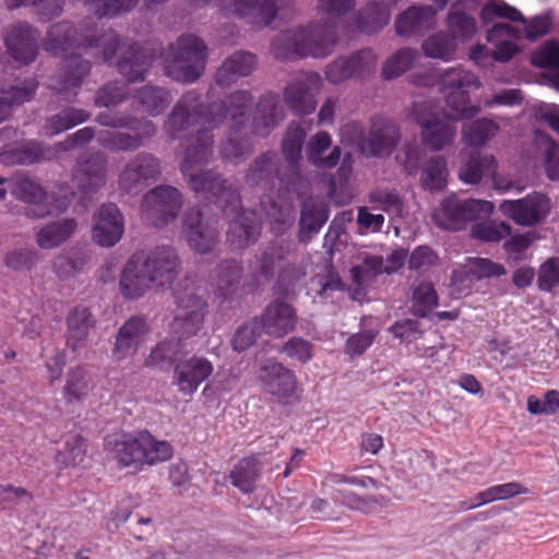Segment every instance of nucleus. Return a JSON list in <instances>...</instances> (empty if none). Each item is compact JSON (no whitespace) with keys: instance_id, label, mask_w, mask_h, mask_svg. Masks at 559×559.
I'll use <instances>...</instances> for the list:
<instances>
[{"instance_id":"nucleus-1","label":"nucleus","mask_w":559,"mask_h":559,"mask_svg":"<svg viewBox=\"0 0 559 559\" xmlns=\"http://www.w3.org/2000/svg\"><path fill=\"white\" fill-rule=\"evenodd\" d=\"M252 100L249 92L237 91L222 102L203 107L200 95L189 91L176 103L164 124L165 132L171 139L190 135L180 164L190 188L218 203H225L231 211H237L239 206L238 192L221 175L204 169L213 155V136L210 131L227 122L236 133L245 123Z\"/></svg>"},{"instance_id":"nucleus-2","label":"nucleus","mask_w":559,"mask_h":559,"mask_svg":"<svg viewBox=\"0 0 559 559\" xmlns=\"http://www.w3.org/2000/svg\"><path fill=\"white\" fill-rule=\"evenodd\" d=\"M441 93L452 112H445L430 100L414 104V117L420 128L423 144L433 152L451 146L456 139L457 121L479 111L469 105V91L480 86L478 78L462 67L447 69L441 78Z\"/></svg>"},{"instance_id":"nucleus-3","label":"nucleus","mask_w":559,"mask_h":559,"mask_svg":"<svg viewBox=\"0 0 559 559\" xmlns=\"http://www.w3.org/2000/svg\"><path fill=\"white\" fill-rule=\"evenodd\" d=\"M356 4V0H318L316 13L319 19L276 34L271 43V53L280 60L326 58L338 44L340 22L354 11Z\"/></svg>"},{"instance_id":"nucleus-4","label":"nucleus","mask_w":559,"mask_h":559,"mask_svg":"<svg viewBox=\"0 0 559 559\" xmlns=\"http://www.w3.org/2000/svg\"><path fill=\"white\" fill-rule=\"evenodd\" d=\"M43 45L45 50L66 58L62 73L51 81L50 87L58 94H63L67 100H71L76 96L91 69L88 61L70 52L72 48L82 45L76 36V31L67 21L56 23L48 29Z\"/></svg>"},{"instance_id":"nucleus-5","label":"nucleus","mask_w":559,"mask_h":559,"mask_svg":"<svg viewBox=\"0 0 559 559\" xmlns=\"http://www.w3.org/2000/svg\"><path fill=\"white\" fill-rule=\"evenodd\" d=\"M207 56V46L199 36L182 34L163 53L165 74L178 82H195L205 70Z\"/></svg>"},{"instance_id":"nucleus-6","label":"nucleus","mask_w":559,"mask_h":559,"mask_svg":"<svg viewBox=\"0 0 559 559\" xmlns=\"http://www.w3.org/2000/svg\"><path fill=\"white\" fill-rule=\"evenodd\" d=\"M96 121L105 127L129 128L135 131L134 133L108 130L98 132V144L112 152L136 151L156 133V126L151 120H138L121 114L100 112L96 116Z\"/></svg>"},{"instance_id":"nucleus-7","label":"nucleus","mask_w":559,"mask_h":559,"mask_svg":"<svg viewBox=\"0 0 559 559\" xmlns=\"http://www.w3.org/2000/svg\"><path fill=\"white\" fill-rule=\"evenodd\" d=\"M280 158L276 153L267 152L255 158L246 175V182L251 187L267 188L278 179L290 194L299 198L308 190V181L298 173L294 171L290 177L285 178L280 175Z\"/></svg>"},{"instance_id":"nucleus-8","label":"nucleus","mask_w":559,"mask_h":559,"mask_svg":"<svg viewBox=\"0 0 559 559\" xmlns=\"http://www.w3.org/2000/svg\"><path fill=\"white\" fill-rule=\"evenodd\" d=\"M493 211L490 201L448 197L432 215L437 225L444 229H461L467 222L489 216Z\"/></svg>"},{"instance_id":"nucleus-9","label":"nucleus","mask_w":559,"mask_h":559,"mask_svg":"<svg viewBox=\"0 0 559 559\" xmlns=\"http://www.w3.org/2000/svg\"><path fill=\"white\" fill-rule=\"evenodd\" d=\"M162 175L160 160L147 152L132 156L118 175V189L124 193L136 194L155 182Z\"/></svg>"},{"instance_id":"nucleus-10","label":"nucleus","mask_w":559,"mask_h":559,"mask_svg":"<svg viewBox=\"0 0 559 559\" xmlns=\"http://www.w3.org/2000/svg\"><path fill=\"white\" fill-rule=\"evenodd\" d=\"M323 85L322 76L314 71H299L290 75L283 91L284 102L298 115H308L317 107L316 95Z\"/></svg>"},{"instance_id":"nucleus-11","label":"nucleus","mask_w":559,"mask_h":559,"mask_svg":"<svg viewBox=\"0 0 559 559\" xmlns=\"http://www.w3.org/2000/svg\"><path fill=\"white\" fill-rule=\"evenodd\" d=\"M182 235L189 248L198 254L211 253L219 242L218 221L193 209L183 216Z\"/></svg>"},{"instance_id":"nucleus-12","label":"nucleus","mask_w":559,"mask_h":559,"mask_svg":"<svg viewBox=\"0 0 559 559\" xmlns=\"http://www.w3.org/2000/svg\"><path fill=\"white\" fill-rule=\"evenodd\" d=\"M182 206L181 194L170 186H159L147 192L141 204L143 219L155 227L176 218Z\"/></svg>"},{"instance_id":"nucleus-13","label":"nucleus","mask_w":559,"mask_h":559,"mask_svg":"<svg viewBox=\"0 0 559 559\" xmlns=\"http://www.w3.org/2000/svg\"><path fill=\"white\" fill-rule=\"evenodd\" d=\"M107 158L104 154H82L73 169V187L83 198L92 199L107 182Z\"/></svg>"},{"instance_id":"nucleus-14","label":"nucleus","mask_w":559,"mask_h":559,"mask_svg":"<svg viewBox=\"0 0 559 559\" xmlns=\"http://www.w3.org/2000/svg\"><path fill=\"white\" fill-rule=\"evenodd\" d=\"M500 212L521 226H533L544 221L550 213V200L543 193L533 192L519 200H503Z\"/></svg>"},{"instance_id":"nucleus-15","label":"nucleus","mask_w":559,"mask_h":559,"mask_svg":"<svg viewBox=\"0 0 559 559\" xmlns=\"http://www.w3.org/2000/svg\"><path fill=\"white\" fill-rule=\"evenodd\" d=\"M12 193L23 202L35 206L34 211L32 213L28 212L27 215L36 218L63 212L70 204L66 193L60 200L51 203V198L44 188L28 177L16 178Z\"/></svg>"},{"instance_id":"nucleus-16","label":"nucleus","mask_w":559,"mask_h":559,"mask_svg":"<svg viewBox=\"0 0 559 559\" xmlns=\"http://www.w3.org/2000/svg\"><path fill=\"white\" fill-rule=\"evenodd\" d=\"M214 372L213 362L204 356L192 355L179 360L174 369L173 384L183 396L191 397L200 384Z\"/></svg>"},{"instance_id":"nucleus-17","label":"nucleus","mask_w":559,"mask_h":559,"mask_svg":"<svg viewBox=\"0 0 559 559\" xmlns=\"http://www.w3.org/2000/svg\"><path fill=\"white\" fill-rule=\"evenodd\" d=\"M219 12L225 16L246 19L258 27L272 24L277 15L276 0H219Z\"/></svg>"},{"instance_id":"nucleus-18","label":"nucleus","mask_w":559,"mask_h":559,"mask_svg":"<svg viewBox=\"0 0 559 559\" xmlns=\"http://www.w3.org/2000/svg\"><path fill=\"white\" fill-rule=\"evenodd\" d=\"M138 258L148 272L155 286L173 283L180 271V259L171 247H157L146 253H138Z\"/></svg>"},{"instance_id":"nucleus-19","label":"nucleus","mask_w":559,"mask_h":559,"mask_svg":"<svg viewBox=\"0 0 559 559\" xmlns=\"http://www.w3.org/2000/svg\"><path fill=\"white\" fill-rule=\"evenodd\" d=\"M123 233L124 216L116 204L105 203L94 213L92 237L98 246H115Z\"/></svg>"},{"instance_id":"nucleus-20","label":"nucleus","mask_w":559,"mask_h":559,"mask_svg":"<svg viewBox=\"0 0 559 559\" xmlns=\"http://www.w3.org/2000/svg\"><path fill=\"white\" fill-rule=\"evenodd\" d=\"M206 307L205 300L193 293L179 295L174 319L175 331L185 337L195 335L203 325Z\"/></svg>"},{"instance_id":"nucleus-21","label":"nucleus","mask_w":559,"mask_h":559,"mask_svg":"<svg viewBox=\"0 0 559 559\" xmlns=\"http://www.w3.org/2000/svg\"><path fill=\"white\" fill-rule=\"evenodd\" d=\"M258 318L263 332L274 338H282L293 332L298 322L296 309L280 299L270 302Z\"/></svg>"},{"instance_id":"nucleus-22","label":"nucleus","mask_w":559,"mask_h":559,"mask_svg":"<svg viewBox=\"0 0 559 559\" xmlns=\"http://www.w3.org/2000/svg\"><path fill=\"white\" fill-rule=\"evenodd\" d=\"M4 44L9 55L20 64H28L37 57V31L27 23L12 25L4 37Z\"/></svg>"},{"instance_id":"nucleus-23","label":"nucleus","mask_w":559,"mask_h":559,"mask_svg":"<svg viewBox=\"0 0 559 559\" xmlns=\"http://www.w3.org/2000/svg\"><path fill=\"white\" fill-rule=\"evenodd\" d=\"M259 381L264 392L277 399L293 395L297 385L295 373L272 359L261 362Z\"/></svg>"},{"instance_id":"nucleus-24","label":"nucleus","mask_w":559,"mask_h":559,"mask_svg":"<svg viewBox=\"0 0 559 559\" xmlns=\"http://www.w3.org/2000/svg\"><path fill=\"white\" fill-rule=\"evenodd\" d=\"M143 430L136 433H118L106 439V449L123 467L141 471L143 467Z\"/></svg>"},{"instance_id":"nucleus-25","label":"nucleus","mask_w":559,"mask_h":559,"mask_svg":"<svg viewBox=\"0 0 559 559\" xmlns=\"http://www.w3.org/2000/svg\"><path fill=\"white\" fill-rule=\"evenodd\" d=\"M400 133L396 126L385 120H376L359 143L360 152L367 157L390 155L397 144Z\"/></svg>"},{"instance_id":"nucleus-26","label":"nucleus","mask_w":559,"mask_h":559,"mask_svg":"<svg viewBox=\"0 0 559 559\" xmlns=\"http://www.w3.org/2000/svg\"><path fill=\"white\" fill-rule=\"evenodd\" d=\"M147 333L146 320L139 316L131 317L118 330L111 352L112 358L121 361L133 356L145 341Z\"/></svg>"},{"instance_id":"nucleus-27","label":"nucleus","mask_w":559,"mask_h":559,"mask_svg":"<svg viewBox=\"0 0 559 559\" xmlns=\"http://www.w3.org/2000/svg\"><path fill=\"white\" fill-rule=\"evenodd\" d=\"M258 58L247 50H237L229 55L218 67L215 81L222 86L236 83L239 79L249 76L254 72Z\"/></svg>"},{"instance_id":"nucleus-28","label":"nucleus","mask_w":559,"mask_h":559,"mask_svg":"<svg viewBox=\"0 0 559 559\" xmlns=\"http://www.w3.org/2000/svg\"><path fill=\"white\" fill-rule=\"evenodd\" d=\"M153 286L155 284L141 260L136 254L132 255L126 263L119 281L122 296L128 299H136Z\"/></svg>"},{"instance_id":"nucleus-29","label":"nucleus","mask_w":559,"mask_h":559,"mask_svg":"<svg viewBox=\"0 0 559 559\" xmlns=\"http://www.w3.org/2000/svg\"><path fill=\"white\" fill-rule=\"evenodd\" d=\"M261 234L258 215L252 211L236 213L227 229V241L235 249H243L255 242Z\"/></svg>"},{"instance_id":"nucleus-30","label":"nucleus","mask_w":559,"mask_h":559,"mask_svg":"<svg viewBox=\"0 0 559 559\" xmlns=\"http://www.w3.org/2000/svg\"><path fill=\"white\" fill-rule=\"evenodd\" d=\"M436 14L437 10L430 5H412L396 17V34L411 37L433 28L436 25Z\"/></svg>"},{"instance_id":"nucleus-31","label":"nucleus","mask_w":559,"mask_h":559,"mask_svg":"<svg viewBox=\"0 0 559 559\" xmlns=\"http://www.w3.org/2000/svg\"><path fill=\"white\" fill-rule=\"evenodd\" d=\"M153 55L136 44L129 45L117 62L119 73L129 82L143 81L153 63Z\"/></svg>"},{"instance_id":"nucleus-32","label":"nucleus","mask_w":559,"mask_h":559,"mask_svg":"<svg viewBox=\"0 0 559 559\" xmlns=\"http://www.w3.org/2000/svg\"><path fill=\"white\" fill-rule=\"evenodd\" d=\"M67 346L76 353L85 347L91 329L95 320L86 307H75L67 318Z\"/></svg>"},{"instance_id":"nucleus-33","label":"nucleus","mask_w":559,"mask_h":559,"mask_svg":"<svg viewBox=\"0 0 559 559\" xmlns=\"http://www.w3.org/2000/svg\"><path fill=\"white\" fill-rule=\"evenodd\" d=\"M521 37V32L507 24L496 23L486 34V39L489 43L496 44V48L491 51V57L499 62H507L515 56L520 48L511 40Z\"/></svg>"},{"instance_id":"nucleus-34","label":"nucleus","mask_w":559,"mask_h":559,"mask_svg":"<svg viewBox=\"0 0 559 559\" xmlns=\"http://www.w3.org/2000/svg\"><path fill=\"white\" fill-rule=\"evenodd\" d=\"M331 145L332 139L328 132L320 131L316 133L306 144V155L308 160L319 168H334L341 160L342 150L340 146H334L328 156H322Z\"/></svg>"},{"instance_id":"nucleus-35","label":"nucleus","mask_w":559,"mask_h":559,"mask_svg":"<svg viewBox=\"0 0 559 559\" xmlns=\"http://www.w3.org/2000/svg\"><path fill=\"white\" fill-rule=\"evenodd\" d=\"M38 87V82L34 78H28L23 81L15 80L8 86L0 88V122H2L9 115L12 106L21 105L29 102Z\"/></svg>"},{"instance_id":"nucleus-36","label":"nucleus","mask_w":559,"mask_h":559,"mask_svg":"<svg viewBox=\"0 0 559 559\" xmlns=\"http://www.w3.org/2000/svg\"><path fill=\"white\" fill-rule=\"evenodd\" d=\"M390 5L385 1H370L360 8L355 15L357 28L366 34H373L389 24Z\"/></svg>"},{"instance_id":"nucleus-37","label":"nucleus","mask_w":559,"mask_h":559,"mask_svg":"<svg viewBox=\"0 0 559 559\" xmlns=\"http://www.w3.org/2000/svg\"><path fill=\"white\" fill-rule=\"evenodd\" d=\"M496 170L497 162L493 155L475 151L460 167L459 178L465 183L477 185L484 177L495 176Z\"/></svg>"},{"instance_id":"nucleus-38","label":"nucleus","mask_w":559,"mask_h":559,"mask_svg":"<svg viewBox=\"0 0 559 559\" xmlns=\"http://www.w3.org/2000/svg\"><path fill=\"white\" fill-rule=\"evenodd\" d=\"M76 228L78 223L74 218H62L39 228L35 234V240L41 249H53L66 242Z\"/></svg>"},{"instance_id":"nucleus-39","label":"nucleus","mask_w":559,"mask_h":559,"mask_svg":"<svg viewBox=\"0 0 559 559\" xmlns=\"http://www.w3.org/2000/svg\"><path fill=\"white\" fill-rule=\"evenodd\" d=\"M93 389L94 382L88 371L82 366H76L67 372L62 395L67 404H78L84 401Z\"/></svg>"},{"instance_id":"nucleus-40","label":"nucleus","mask_w":559,"mask_h":559,"mask_svg":"<svg viewBox=\"0 0 559 559\" xmlns=\"http://www.w3.org/2000/svg\"><path fill=\"white\" fill-rule=\"evenodd\" d=\"M284 119L283 106L273 95L263 96L257 106L254 115V131L259 135L269 134L270 130Z\"/></svg>"},{"instance_id":"nucleus-41","label":"nucleus","mask_w":559,"mask_h":559,"mask_svg":"<svg viewBox=\"0 0 559 559\" xmlns=\"http://www.w3.org/2000/svg\"><path fill=\"white\" fill-rule=\"evenodd\" d=\"M506 274L503 265L495 263L488 259L469 258L461 270L453 271V282H463L464 276L468 282L481 280L485 277H498Z\"/></svg>"},{"instance_id":"nucleus-42","label":"nucleus","mask_w":559,"mask_h":559,"mask_svg":"<svg viewBox=\"0 0 559 559\" xmlns=\"http://www.w3.org/2000/svg\"><path fill=\"white\" fill-rule=\"evenodd\" d=\"M0 151L5 154V158L9 162L21 165H29L41 159H51L56 155L53 148L35 141L15 145L14 148L9 150L5 146H1Z\"/></svg>"},{"instance_id":"nucleus-43","label":"nucleus","mask_w":559,"mask_h":559,"mask_svg":"<svg viewBox=\"0 0 559 559\" xmlns=\"http://www.w3.org/2000/svg\"><path fill=\"white\" fill-rule=\"evenodd\" d=\"M241 276L242 267L239 262L228 260L217 265L213 281L219 295L228 298L238 292Z\"/></svg>"},{"instance_id":"nucleus-44","label":"nucleus","mask_w":559,"mask_h":559,"mask_svg":"<svg viewBox=\"0 0 559 559\" xmlns=\"http://www.w3.org/2000/svg\"><path fill=\"white\" fill-rule=\"evenodd\" d=\"M456 49L457 43L455 38L442 31L428 36L421 44L425 57L439 59L444 62L454 60Z\"/></svg>"},{"instance_id":"nucleus-45","label":"nucleus","mask_w":559,"mask_h":559,"mask_svg":"<svg viewBox=\"0 0 559 559\" xmlns=\"http://www.w3.org/2000/svg\"><path fill=\"white\" fill-rule=\"evenodd\" d=\"M90 117V112L84 109L67 107L48 118L43 129L46 135L52 136L87 121Z\"/></svg>"},{"instance_id":"nucleus-46","label":"nucleus","mask_w":559,"mask_h":559,"mask_svg":"<svg viewBox=\"0 0 559 559\" xmlns=\"http://www.w3.org/2000/svg\"><path fill=\"white\" fill-rule=\"evenodd\" d=\"M261 474V464L258 460L247 457L240 460L230 471L231 484L243 493H251Z\"/></svg>"},{"instance_id":"nucleus-47","label":"nucleus","mask_w":559,"mask_h":559,"mask_svg":"<svg viewBox=\"0 0 559 559\" xmlns=\"http://www.w3.org/2000/svg\"><path fill=\"white\" fill-rule=\"evenodd\" d=\"M87 261L88 255L83 249L70 248L53 259L52 269L59 278L66 280L82 271Z\"/></svg>"},{"instance_id":"nucleus-48","label":"nucleus","mask_w":559,"mask_h":559,"mask_svg":"<svg viewBox=\"0 0 559 559\" xmlns=\"http://www.w3.org/2000/svg\"><path fill=\"white\" fill-rule=\"evenodd\" d=\"M447 160L442 156H432L424 165L420 174V185L428 191H440L447 186Z\"/></svg>"},{"instance_id":"nucleus-49","label":"nucleus","mask_w":559,"mask_h":559,"mask_svg":"<svg viewBox=\"0 0 559 559\" xmlns=\"http://www.w3.org/2000/svg\"><path fill=\"white\" fill-rule=\"evenodd\" d=\"M83 40L87 48L100 49V55L105 62H111L117 49L120 47L119 36L111 29H85Z\"/></svg>"},{"instance_id":"nucleus-50","label":"nucleus","mask_w":559,"mask_h":559,"mask_svg":"<svg viewBox=\"0 0 559 559\" xmlns=\"http://www.w3.org/2000/svg\"><path fill=\"white\" fill-rule=\"evenodd\" d=\"M499 131V124L490 119L475 120L462 129L464 143L473 146H481L493 138Z\"/></svg>"},{"instance_id":"nucleus-51","label":"nucleus","mask_w":559,"mask_h":559,"mask_svg":"<svg viewBox=\"0 0 559 559\" xmlns=\"http://www.w3.org/2000/svg\"><path fill=\"white\" fill-rule=\"evenodd\" d=\"M136 102L144 112L151 116H158L169 105L171 96L164 88L147 85L139 91Z\"/></svg>"},{"instance_id":"nucleus-52","label":"nucleus","mask_w":559,"mask_h":559,"mask_svg":"<svg viewBox=\"0 0 559 559\" xmlns=\"http://www.w3.org/2000/svg\"><path fill=\"white\" fill-rule=\"evenodd\" d=\"M292 251V242L280 239L272 242L262 253L259 260V271L262 275L272 274L276 267H283L284 262Z\"/></svg>"},{"instance_id":"nucleus-53","label":"nucleus","mask_w":559,"mask_h":559,"mask_svg":"<svg viewBox=\"0 0 559 559\" xmlns=\"http://www.w3.org/2000/svg\"><path fill=\"white\" fill-rule=\"evenodd\" d=\"M418 57L413 48H401L391 55L382 64L381 75L384 80H392L405 73Z\"/></svg>"},{"instance_id":"nucleus-54","label":"nucleus","mask_w":559,"mask_h":559,"mask_svg":"<svg viewBox=\"0 0 559 559\" xmlns=\"http://www.w3.org/2000/svg\"><path fill=\"white\" fill-rule=\"evenodd\" d=\"M344 56L354 80H365L376 71L378 55L370 48L359 49Z\"/></svg>"},{"instance_id":"nucleus-55","label":"nucleus","mask_w":559,"mask_h":559,"mask_svg":"<svg viewBox=\"0 0 559 559\" xmlns=\"http://www.w3.org/2000/svg\"><path fill=\"white\" fill-rule=\"evenodd\" d=\"M143 466L156 465L170 460L174 448L168 441L157 440L148 431L143 430Z\"/></svg>"},{"instance_id":"nucleus-56","label":"nucleus","mask_w":559,"mask_h":559,"mask_svg":"<svg viewBox=\"0 0 559 559\" xmlns=\"http://www.w3.org/2000/svg\"><path fill=\"white\" fill-rule=\"evenodd\" d=\"M445 24L448 34L455 40H468L477 32L476 20L463 11L451 9L447 15Z\"/></svg>"},{"instance_id":"nucleus-57","label":"nucleus","mask_w":559,"mask_h":559,"mask_svg":"<svg viewBox=\"0 0 559 559\" xmlns=\"http://www.w3.org/2000/svg\"><path fill=\"white\" fill-rule=\"evenodd\" d=\"M342 288V281L331 265H324L309 282V294L313 298H325Z\"/></svg>"},{"instance_id":"nucleus-58","label":"nucleus","mask_w":559,"mask_h":559,"mask_svg":"<svg viewBox=\"0 0 559 559\" xmlns=\"http://www.w3.org/2000/svg\"><path fill=\"white\" fill-rule=\"evenodd\" d=\"M8 10L33 7L41 21H50L59 16L64 7L63 0H5Z\"/></svg>"},{"instance_id":"nucleus-59","label":"nucleus","mask_w":559,"mask_h":559,"mask_svg":"<svg viewBox=\"0 0 559 559\" xmlns=\"http://www.w3.org/2000/svg\"><path fill=\"white\" fill-rule=\"evenodd\" d=\"M369 201L390 216L404 217L406 215L404 201L395 190H374L369 194Z\"/></svg>"},{"instance_id":"nucleus-60","label":"nucleus","mask_w":559,"mask_h":559,"mask_svg":"<svg viewBox=\"0 0 559 559\" xmlns=\"http://www.w3.org/2000/svg\"><path fill=\"white\" fill-rule=\"evenodd\" d=\"M484 25H488L496 19H506L513 22H524L523 14L503 0H490L486 2L479 13Z\"/></svg>"},{"instance_id":"nucleus-61","label":"nucleus","mask_w":559,"mask_h":559,"mask_svg":"<svg viewBox=\"0 0 559 559\" xmlns=\"http://www.w3.org/2000/svg\"><path fill=\"white\" fill-rule=\"evenodd\" d=\"M139 0H85L88 10L98 17H117L132 11Z\"/></svg>"},{"instance_id":"nucleus-62","label":"nucleus","mask_w":559,"mask_h":559,"mask_svg":"<svg viewBox=\"0 0 559 559\" xmlns=\"http://www.w3.org/2000/svg\"><path fill=\"white\" fill-rule=\"evenodd\" d=\"M438 306V295L431 283L423 282L415 287L412 297V311L425 318Z\"/></svg>"},{"instance_id":"nucleus-63","label":"nucleus","mask_w":559,"mask_h":559,"mask_svg":"<svg viewBox=\"0 0 559 559\" xmlns=\"http://www.w3.org/2000/svg\"><path fill=\"white\" fill-rule=\"evenodd\" d=\"M179 341L175 338L160 341L145 358V365L152 368H164L165 366L174 362L179 353Z\"/></svg>"},{"instance_id":"nucleus-64","label":"nucleus","mask_w":559,"mask_h":559,"mask_svg":"<svg viewBox=\"0 0 559 559\" xmlns=\"http://www.w3.org/2000/svg\"><path fill=\"white\" fill-rule=\"evenodd\" d=\"M532 63L551 71L554 86L559 90V44L548 43L532 56Z\"/></svg>"}]
</instances>
